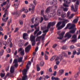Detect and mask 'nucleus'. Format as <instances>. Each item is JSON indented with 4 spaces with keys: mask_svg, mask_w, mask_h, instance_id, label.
<instances>
[{
    "mask_svg": "<svg viewBox=\"0 0 80 80\" xmlns=\"http://www.w3.org/2000/svg\"><path fill=\"white\" fill-rule=\"evenodd\" d=\"M56 23V22L49 23L47 27L45 28V30L43 31V33H44V34H43L41 36L37 37L36 38V41H38V42H40L41 39L42 41L45 40V37L46 35V33L48 32L49 28H50L51 26L55 25Z\"/></svg>",
    "mask_w": 80,
    "mask_h": 80,
    "instance_id": "1",
    "label": "nucleus"
},
{
    "mask_svg": "<svg viewBox=\"0 0 80 80\" xmlns=\"http://www.w3.org/2000/svg\"><path fill=\"white\" fill-rule=\"evenodd\" d=\"M58 20H62L63 21L62 22V25L61 26H60V25L62 23V22H59L57 24L56 27H57L58 30H60V29H62V28H63V27L65 26L66 23H67L68 22H69V21H68V20L65 19H62L60 18H58Z\"/></svg>",
    "mask_w": 80,
    "mask_h": 80,
    "instance_id": "2",
    "label": "nucleus"
},
{
    "mask_svg": "<svg viewBox=\"0 0 80 80\" xmlns=\"http://www.w3.org/2000/svg\"><path fill=\"white\" fill-rule=\"evenodd\" d=\"M31 62L29 61L28 63L26 66V69H24L22 71V74L23 75V76L22 78V80H26L27 79V76L26 74L27 71L29 68V67L31 65Z\"/></svg>",
    "mask_w": 80,
    "mask_h": 80,
    "instance_id": "3",
    "label": "nucleus"
},
{
    "mask_svg": "<svg viewBox=\"0 0 80 80\" xmlns=\"http://www.w3.org/2000/svg\"><path fill=\"white\" fill-rule=\"evenodd\" d=\"M38 25V23L37 24L35 23L34 25H32L31 26V28H33L34 27L36 29V31L34 32V35L35 36L37 35V37H38V35H40L42 34V31H39V27H38L37 28V27Z\"/></svg>",
    "mask_w": 80,
    "mask_h": 80,
    "instance_id": "4",
    "label": "nucleus"
},
{
    "mask_svg": "<svg viewBox=\"0 0 80 80\" xmlns=\"http://www.w3.org/2000/svg\"><path fill=\"white\" fill-rule=\"evenodd\" d=\"M23 60V57H21L20 58H19L17 60V59H14L13 62V63L12 64V66L13 67H18V62H22V60Z\"/></svg>",
    "mask_w": 80,
    "mask_h": 80,
    "instance_id": "5",
    "label": "nucleus"
},
{
    "mask_svg": "<svg viewBox=\"0 0 80 80\" xmlns=\"http://www.w3.org/2000/svg\"><path fill=\"white\" fill-rule=\"evenodd\" d=\"M67 57V55L66 54V53L65 52H63L62 54H61L59 55V57H57V58L55 59V62H56V64L57 65H59V63H60V62L58 61L60 60V58H62V57Z\"/></svg>",
    "mask_w": 80,
    "mask_h": 80,
    "instance_id": "6",
    "label": "nucleus"
},
{
    "mask_svg": "<svg viewBox=\"0 0 80 80\" xmlns=\"http://www.w3.org/2000/svg\"><path fill=\"white\" fill-rule=\"evenodd\" d=\"M33 3L34 5L32 4H30V6L31 8H30L29 9V11L31 10V13H33L34 12V11L35 10V7L36 5L37 2L35 0H34L33 1Z\"/></svg>",
    "mask_w": 80,
    "mask_h": 80,
    "instance_id": "7",
    "label": "nucleus"
},
{
    "mask_svg": "<svg viewBox=\"0 0 80 80\" xmlns=\"http://www.w3.org/2000/svg\"><path fill=\"white\" fill-rule=\"evenodd\" d=\"M79 5V1L78 0L77 1L75 4V9L74 8L73 5H72L71 7V10L73 12H77L78 9V6Z\"/></svg>",
    "mask_w": 80,
    "mask_h": 80,
    "instance_id": "8",
    "label": "nucleus"
},
{
    "mask_svg": "<svg viewBox=\"0 0 80 80\" xmlns=\"http://www.w3.org/2000/svg\"><path fill=\"white\" fill-rule=\"evenodd\" d=\"M30 40L31 42H32V46H34L35 45V36H34L33 35H31L30 38Z\"/></svg>",
    "mask_w": 80,
    "mask_h": 80,
    "instance_id": "9",
    "label": "nucleus"
},
{
    "mask_svg": "<svg viewBox=\"0 0 80 80\" xmlns=\"http://www.w3.org/2000/svg\"><path fill=\"white\" fill-rule=\"evenodd\" d=\"M15 70V68L13 67V66H11V69L10 70V72L11 73H8L7 74L6 76H10L11 77H12V75H13V73L14 72Z\"/></svg>",
    "mask_w": 80,
    "mask_h": 80,
    "instance_id": "10",
    "label": "nucleus"
},
{
    "mask_svg": "<svg viewBox=\"0 0 80 80\" xmlns=\"http://www.w3.org/2000/svg\"><path fill=\"white\" fill-rule=\"evenodd\" d=\"M64 3L63 5L65 7H68V4H69L71 2V0H63Z\"/></svg>",
    "mask_w": 80,
    "mask_h": 80,
    "instance_id": "11",
    "label": "nucleus"
},
{
    "mask_svg": "<svg viewBox=\"0 0 80 80\" xmlns=\"http://www.w3.org/2000/svg\"><path fill=\"white\" fill-rule=\"evenodd\" d=\"M57 15L59 16H60L61 15L62 18H65L67 17V14L65 12H59V11H58L57 12Z\"/></svg>",
    "mask_w": 80,
    "mask_h": 80,
    "instance_id": "12",
    "label": "nucleus"
},
{
    "mask_svg": "<svg viewBox=\"0 0 80 80\" xmlns=\"http://www.w3.org/2000/svg\"><path fill=\"white\" fill-rule=\"evenodd\" d=\"M71 13L70 12L68 11L67 13V18H68V19H71V18H72L73 17V16L75 15V14H72L70 16Z\"/></svg>",
    "mask_w": 80,
    "mask_h": 80,
    "instance_id": "13",
    "label": "nucleus"
},
{
    "mask_svg": "<svg viewBox=\"0 0 80 80\" xmlns=\"http://www.w3.org/2000/svg\"><path fill=\"white\" fill-rule=\"evenodd\" d=\"M59 33H60V31L58 32V34L59 36H60V37H58V38L59 40H62V39L63 38V35H64L65 32H62L60 34H59Z\"/></svg>",
    "mask_w": 80,
    "mask_h": 80,
    "instance_id": "14",
    "label": "nucleus"
},
{
    "mask_svg": "<svg viewBox=\"0 0 80 80\" xmlns=\"http://www.w3.org/2000/svg\"><path fill=\"white\" fill-rule=\"evenodd\" d=\"M72 38L73 39L72 40V42L74 43V42H77V35H76L74 34L73 35Z\"/></svg>",
    "mask_w": 80,
    "mask_h": 80,
    "instance_id": "15",
    "label": "nucleus"
},
{
    "mask_svg": "<svg viewBox=\"0 0 80 80\" xmlns=\"http://www.w3.org/2000/svg\"><path fill=\"white\" fill-rule=\"evenodd\" d=\"M21 52L20 53L21 55L23 56V55H25V52L24 50L22 48H20L18 50V52Z\"/></svg>",
    "mask_w": 80,
    "mask_h": 80,
    "instance_id": "16",
    "label": "nucleus"
},
{
    "mask_svg": "<svg viewBox=\"0 0 80 80\" xmlns=\"http://www.w3.org/2000/svg\"><path fill=\"white\" fill-rule=\"evenodd\" d=\"M30 48H31V45H29L27 47L25 48V52L26 53H28L29 52V51L30 50Z\"/></svg>",
    "mask_w": 80,
    "mask_h": 80,
    "instance_id": "17",
    "label": "nucleus"
},
{
    "mask_svg": "<svg viewBox=\"0 0 80 80\" xmlns=\"http://www.w3.org/2000/svg\"><path fill=\"white\" fill-rule=\"evenodd\" d=\"M44 12V10L41 11V15H43V17H44V19L46 21L48 20V18L47 16H44V14H43Z\"/></svg>",
    "mask_w": 80,
    "mask_h": 80,
    "instance_id": "18",
    "label": "nucleus"
},
{
    "mask_svg": "<svg viewBox=\"0 0 80 80\" xmlns=\"http://www.w3.org/2000/svg\"><path fill=\"white\" fill-rule=\"evenodd\" d=\"M7 2H8V5L6 6V7H7V8H8L10 7V4L9 3L10 0H8L7 1L4 2L3 4H4V5H5L7 4Z\"/></svg>",
    "mask_w": 80,
    "mask_h": 80,
    "instance_id": "19",
    "label": "nucleus"
},
{
    "mask_svg": "<svg viewBox=\"0 0 80 80\" xmlns=\"http://www.w3.org/2000/svg\"><path fill=\"white\" fill-rule=\"evenodd\" d=\"M12 40V39L11 38H9L8 39V43H10V48L12 47H13V44H12V42H11Z\"/></svg>",
    "mask_w": 80,
    "mask_h": 80,
    "instance_id": "20",
    "label": "nucleus"
},
{
    "mask_svg": "<svg viewBox=\"0 0 80 80\" xmlns=\"http://www.w3.org/2000/svg\"><path fill=\"white\" fill-rule=\"evenodd\" d=\"M72 37V35L70 34V33L69 32H67L65 36V37H67L68 38H70Z\"/></svg>",
    "mask_w": 80,
    "mask_h": 80,
    "instance_id": "21",
    "label": "nucleus"
},
{
    "mask_svg": "<svg viewBox=\"0 0 80 80\" xmlns=\"http://www.w3.org/2000/svg\"><path fill=\"white\" fill-rule=\"evenodd\" d=\"M58 72L59 75H62L64 71L63 70H60Z\"/></svg>",
    "mask_w": 80,
    "mask_h": 80,
    "instance_id": "22",
    "label": "nucleus"
},
{
    "mask_svg": "<svg viewBox=\"0 0 80 80\" xmlns=\"http://www.w3.org/2000/svg\"><path fill=\"white\" fill-rule=\"evenodd\" d=\"M52 80H60V79L58 78H55L54 77H52L51 78Z\"/></svg>",
    "mask_w": 80,
    "mask_h": 80,
    "instance_id": "23",
    "label": "nucleus"
},
{
    "mask_svg": "<svg viewBox=\"0 0 80 80\" xmlns=\"http://www.w3.org/2000/svg\"><path fill=\"white\" fill-rule=\"evenodd\" d=\"M8 17H7V18L5 19L2 18V20L3 22H6L8 20Z\"/></svg>",
    "mask_w": 80,
    "mask_h": 80,
    "instance_id": "24",
    "label": "nucleus"
},
{
    "mask_svg": "<svg viewBox=\"0 0 80 80\" xmlns=\"http://www.w3.org/2000/svg\"><path fill=\"white\" fill-rule=\"evenodd\" d=\"M8 11H6L4 14L3 15V18H5V17H6V15H8Z\"/></svg>",
    "mask_w": 80,
    "mask_h": 80,
    "instance_id": "25",
    "label": "nucleus"
},
{
    "mask_svg": "<svg viewBox=\"0 0 80 80\" xmlns=\"http://www.w3.org/2000/svg\"><path fill=\"white\" fill-rule=\"evenodd\" d=\"M3 53H4V50L3 49H2L1 51V52H0V56H2L3 55Z\"/></svg>",
    "mask_w": 80,
    "mask_h": 80,
    "instance_id": "26",
    "label": "nucleus"
},
{
    "mask_svg": "<svg viewBox=\"0 0 80 80\" xmlns=\"http://www.w3.org/2000/svg\"><path fill=\"white\" fill-rule=\"evenodd\" d=\"M78 20V18L75 19L72 22L74 23H77Z\"/></svg>",
    "mask_w": 80,
    "mask_h": 80,
    "instance_id": "27",
    "label": "nucleus"
},
{
    "mask_svg": "<svg viewBox=\"0 0 80 80\" xmlns=\"http://www.w3.org/2000/svg\"><path fill=\"white\" fill-rule=\"evenodd\" d=\"M28 36V34L27 33H24L23 34V38L25 39V37H27Z\"/></svg>",
    "mask_w": 80,
    "mask_h": 80,
    "instance_id": "28",
    "label": "nucleus"
},
{
    "mask_svg": "<svg viewBox=\"0 0 80 80\" xmlns=\"http://www.w3.org/2000/svg\"><path fill=\"white\" fill-rule=\"evenodd\" d=\"M49 12H50V7L48 8L46 10V13H48Z\"/></svg>",
    "mask_w": 80,
    "mask_h": 80,
    "instance_id": "29",
    "label": "nucleus"
},
{
    "mask_svg": "<svg viewBox=\"0 0 80 80\" xmlns=\"http://www.w3.org/2000/svg\"><path fill=\"white\" fill-rule=\"evenodd\" d=\"M44 58L45 60H47L48 59V56H47L46 54H44Z\"/></svg>",
    "mask_w": 80,
    "mask_h": 80,
    "instance_id": "30",
    "label": "nucleus"
},
{
    "mask_svg": "<svg viewBox=\"0 0 80 80\" xmlns=\"http://www.w3.org/2000/svg\"><path fill=\"white\" fill-rule=\"evenodd\" d=\"M44 65V62L43 61H41L40 62V65L41 67H42Z\"/></svg>",
    "mask_w": 80,
    "mask_h": 80,
    "instance_id": "31",
    "label": "nucleus"
},
{
    "mask_svg": "<svg viewBox=\"0 0 80 80\" xmlns=\"http://www.w3.org/2000/svg\"><path fill=\"white\" fill-rule=\"evenodd\" d=\"M75 27V24H72V25L71 27L69 28V29H73Z\"/></svg>",
    "mask_w": 80,
    "mask_h": 80,
    "instance_id": "32",
    "label": "nucleus"
},
{
    "mask_svg": "<svg viewBox=\"0 0 80 80\" xmlns=\"http://www.w3.org/2000/svg\"><path fill=\"white\" fill-rule=\"evenodd\" d=\"M55 57H56V56H53L50 59V61H53L54 59L55 58Z\"/></svg>",
    "mask_w": 80,
    "mask_h": 80,
    "instance_id": "33",
    "label": "nucleus"
},
{
    "mask_svg": "<svg viewBox=\"0 0 80 80\" xmlns=\"http://www.w3.org/2000/svg\"><path fill=\"white\" fill-rule=\"evenodd\" d=\"M62 49L63 50H66L68 48H67V46H64L62 47Z\"/></svg>",
    "mask_w": 80,
    "mask_h": 80,
    "instance_id": "34",
    "label": "nucleus"
},
{
    "mask_svg": "<svg viewBox=\"0 0 80 80\" xmlns=\"http://www.w3.org/2000/svg\"><path fill=\"white\" fill-rule=\"evenodd\" d=\"M63 10L64 12H67V11H68V8H63Z\"/></svg>",
    "mask_w": 80,
    "mask_h": 80,
    "instance_id": "35",
    "label": "nucleus"
},
{
    "mask_svg": "<svg viewBox=\"0 0 80 80\" xmlns=\"http://www.w3.org/2000/svg\"><path fill=\"white\" fill-rule=\"evenodd\" d=\"M2 43H3V41L1 39L0 41V46L1 47L2 45Z\"/></svg>",
    "mask_w": 80,
    "mask_h": 80,
    "instance_id": "36",
    "label": "nucleus"
},
{
    "mask_svg": "<svg viewBox=\"0 0 80 80\" xmlns=\"http://www.w3.org/2000/svg\"><path fill=\"white\" fill-rule=\"evenodd\" d=\"M38 66H39V65H37V71H40V68L39 67H38Z\"/></svg>",
    "mask_w": 80,
    "mask_h": 80,
    "instance_id": "37",
    "label": "nucleus"
},
{
    "mask_svg": "<svg viewBox=\"0 0 80 80\" xmlns=\"http://www.w3.org/2000/svg\"><path fill=\"white\" fill-rule=\"evenodd\" d=\"M5 73H1L0 76H1V77H2H2H4V76H5Z\"/></svg>",
    "mask_w": 80,
    "mask_h": 80,
    "instance_id": "38",
    "label": "nucleus"
},
{
    "mask_svg": "<svg viewBox=\"0 0 80 80\" xmlns=\"http://www.w3.org/2000/svg\"><path fill=\"white\" fill-rule=\"evenodd\" d=\"M75 31L74 30H71L69 32V33H75Z\"/></svg>",
    "mask_w": 80,
    "mask_h": 80,
    "instance_id": "39",
    "label": "nucleus"
},
{
    "mask_svg": "<svg viewBox=\"0 0 80 80\" xmlns=\"http://www.w3.org/2000/svg\"><path fill=\"white\" fill-rule=\"evenodd\" d=\"M78 75V73L77 74H75L74 76V78H77Z\"/></svg>",
    "mask_w": 80,
    "mask_h": 80,
    "instance_id": "40",
    "label": "nucleus"
},
{
    "mask_svg": "<svg viewBox=\"0 0 80 80\" xmlns=\"http://www.w3.org/2000/svg\"><path fill=\"white\" fill-rule=\"evenodd\" d=\"M3 44L5 45V46H6V45H7V42L5 41H3Z\"/></svg>",
    "mask_w": 80,
    "mask_h": 80,
    "instance_id": "41",
    "label": "nucleus"
},
{
    "mask_svg": "<svg viewBox=\"0 0 80 80\" xmlns=\"http://www.w3.org/2000/svg\"><path fill=\"white\" fill-rule=\"evenodd\" d=\"M11 22H12V19H10V21H8V25H10V23H11Z\"/></svg>",
    "mask_w": 80,
    "mask_h": 80,
    "instance_id": "42",
    "label": "nucleus"
},
{
    "mask_svg": "<svg viewBox=\"0 0 80 80\" xmlns=\"http://www.w3.org/2000/svg\"><path fill=\"white\" fill-rule=\"evenodd\" d=\"M43 20V18L41 17L40 20V23H42V22ZM40 21H39V22H40Z\"/></svg>",
    "mask_w": 80,
    "mask_h": 80,
    "instance_id": "43",
    "label": "nucleus"
},
{
    "mask_svg": "<svg viewBox=\"0 0 80 80\" xmlns=\"http://www.w3.org/2000/svg\"><path fill=\"white\" fill-rule=\"evenodd\" d=\"M70 23H68V24L67 26L65 28V29H67V28H68V27H70Z\"/></svg>",
    "mask_w": 80,
    "mask_h": 80,
    "instance_id": "44",
    "label": "nucleus"
},
{
    "mask_svg": "<svg viewBox=\"0 0 80 80\" xmlns=\"http://www.w3.org/2000/svg\"><path fill=\"white\" fill-rule=\"evenodd\" d=\"M7 53H10V49H8L7 50Z\"/></svg>",
    "mask_w": 80,
    "mask_h": 80,
    "instance_id": "45",
    "label": "nucleus"
},
{
    "mask_svg": "<svg viewBox=\"0 0 80 80\" xmlns=\"http://www.w3.org/2000/svg\"><path fill=\"white\" fill-rule=\"evenodd\" d=\"M19 22L20 25H22L23 23V21L22 20H20Z\"/></svg>",
    "mask_w": 80,
    "mask_h": 80,
    "instance_id": "46",
    "label": "nucleus"
},
{
    "mask_svg": "<svg viewBox=\"0 0 80 80\" xmlns=\"http://www.w3.org/2000/svg\"><path fill=\"white\" fill-rule=\"evenodd\" d=\"M57 65H55L54 67V70H56V69H57Z\"/></svg>",
    "mask_w": 80,
    "mask_h": 80,
    "instance_id": "47",
    "label": "nucleus"
},
{
    "mask_svg": "<svg viewBox=\"0 0 80 80\" xmlns=\"http://www.w3.org/2000/svg\"><path fill=\"white\" fill-rule=\"evenodd\" d=\"M57 46V44H54L53 46V48H55V47H56V46Z\"/></svg>",
    "mask_w": 80,
    "mask_h": 80,
    "instance_id": "48",
    "label": "nucleus"
},
{
    "mask_svg": "<svg viewBox=\"0 0 80 80\" xmlns=\"http://www.w3.org/2000/svg\"><path fill=\"white\" fill-rule=\"evenodd\" d=\"M38 19H39V18H36V19H35V22H37L38 20Z\"/></svg>",
    "mask_w": 80,
    "mask_h": 80,
    "instance_id": "49",
    "label": "nucleus"
},
{
    "mask_svg": "<svg viewBox=\"0 0 80 80\" xmlns=\"http://www.w3.org/2000/svg\"><path fill=\"white\" fill-rule=\"evenodd\" d=\"M14 6H15V9H17V8H18V5L14 4Z\"/></svg>",
    "mask_w": 80,
    "mask_h": 80,
    "instance_id": "50",
    "label": "nucleus"
},
{
    "mask_svg": "<svg viewBox=\"0 0 80 80\" xmlns=\"http://www.w3.org/2000/svg\"><path fill=\"white\" fill-rule=\"evenodd\" d=\"M24 12L25 13H27V12H28V10L27 9L25 10V9H24Z\"/></svg>",
    "mask_w": 80,
    "mask_h": 80,
    "instance_id": "51",
    "label": "nucleus"
},
{
    "mask_svg": "<svg viewBox=\"0 0 80 80\" xmlns=\"http://www.w3.org/2000/svg\"><path fill=\"white\" fill-rule=\"evenodd\" d=\"M45 54L46 55L47 54V55H48L49 54V52H48L47 51H45Z\"/></svg>",
    "mask_w": 80,
    "mask_h": 80,
    "instance_id": "52",
    "label": "nucleus"
},
{
    "mask_svg": "<svg viewBox=\"0 0 80 80\" xmlns=\"http://www.w3.org/2000/svg\"><path fill=\"white\" fill-rule=\"evenodd\" d=\"M74 48V46L72 45L70 47V49H73Z\"/></svg>",
    "mask_w": 80,
    "mask_h": 80,
    "instance_id": "53",
    "label": "nucleus"
},
{
    "mask_svg": "<svg viewBox=\"0 0 80 80\" xmlns=\"http://www.w3.org/2000/svg\"><path fill=\"white\" fill-rule=\"evenodd\" d=\"M38 50V47H37L35 49V51L36 52H37Z\"/></svg>",
    "mask_w": 80,
    "mask_h": 80,
    "instance_id": "54",
    "label": "nucleus"
},
{
    "mask_svg": "<svg viewBox=\"0 0 80 80\" xmlns=\"http://www.w3.org/2000/svg\"><path fill=\"white\" fill-rule=\"evenodd\" d=\"M9 70V67H8L6 69V71L7 72V71H8Z\"/></svg>",
    "mask_w": 80,
    "mask_h": 80,
    "instance_id": "55",
    "label": "nucleus"
},
{
    "mask_svg": "<svg viewBox=\"0 0 80 80\" xmlns=\"http://www.w3.org/2000/svg\"><path fill=\"white\" fill-rule=\"evenodd\" d=\"M76 54V51H74L73 52V55H75Z\"/></svg>",
    "mask_w": 80,
    "mask_h": 80,
    "instance_id": "56",
    "label": "nucleus"
},
{
    "mask_svg": "<svg viewBox=\"0 0 80 80\" xmlns=\"http://www.w3.org/2000/svg\"><path fill=\"white\" fill-rule=\"evenodd\" d=\"M18 30V28H16L15 31H14V32L15 33V32H17Z\"/></svg>",
    "mask_w": 80,
    "mask_h": 80,
    "instance_id": "57",
    "label": "nucleus"
},
{
    "mask_svg": "<svg viewBox=\"0 0 80 80\" xmlns=\"http://www.w3.org/2000/svg\"><path fill=\"white\" fill-rule=\"evenodd\" d=\"M7 35H5L4 36V39L5 40H7Z\"/></svg>",
    "mask_w": 80,
    "mask_h": 80,
    "instance_id": "58",
    "label": "nucleus"
},
{
    "mask_svg": "<svg viewBox=\"0 0 80 80\" xmlns=\"http://www.w3.org/2000/svg\"><path fill=\"white\" fill-rule=\"evenodd\" d=\"M45 76H43L42 80H45Z\"/></svg>",
    "mask_w": 80,
    "mask_h": 80,
    "instance_id": "59",
    "label": "nucleus"
},
{
    "mask_svg": "<svg viewBox=\"0 0 80 80\" xmlns=\"http://www.w3.org/2000/svg\"><path fill=\"white\" fill-rule=\"evenodd\" d=\"M49 72H52V68H49Z\"/></svg>",
    "mask_w": 80,
    "mask_h": 80,
    "instance_id": "60",
    "label": "nucleus"
},
{
    "mask_svg": "<svg viewBox=\"0 0 80 80\" xmlns=\"http://www.w3.org/2000/svg\"><path fill=\"white\" fill-rule=\"evenodd\" d=\"M28 44V42H27L24 44V46L25 47H26V46H27Z\"/></svg>",
    "mask_w": 80,
    "mask_h": 80,
    "instance_id": "61",
    "label": "nucleus"
},
{
    "mask_svg": "<svg viewBox=\"0 0 80 80\" xmlns=\"http://www.w3.org/2000/svg\"><path fill=\"white\" fill-rule=\"evenodd\" d=\"M17 51L16 50L15 51V52L14 53V55H17Z\"/></svg>",
    "mask_w": 80,
    "mask_h": 80,
    "instance_id": "62",
    "label": "nucleus"
},
{
    "mask_svg": "<svg viewBox=\"0 0 80 80\" xmlns=\"http://www.w3.org/2000/svg\"><path fill=\"white\" fill-rule=\"evenodd\" d=\"M0 31H3V28L1 26H0Z\"/></svg>",
    "mask_w": 80,
    "mask_h": 80,
    "instance_id": "63",
    "label": "nucleus"
},
{
    "mask_svg": "<svg viewBox=\"0 0 80 80\" xmlns=\"http://www.w3.org/2000/svg\"><path fill=\"white\" fill-rule=\"evenodd\" d=\"M24 2H25V4H28V2L27 1H25Z\"/></svg>",
    "mask_w": 80,
    "mask_h": 80,
    "instance_id": "64",
    "label": "nucleus"
}]
</instances>
